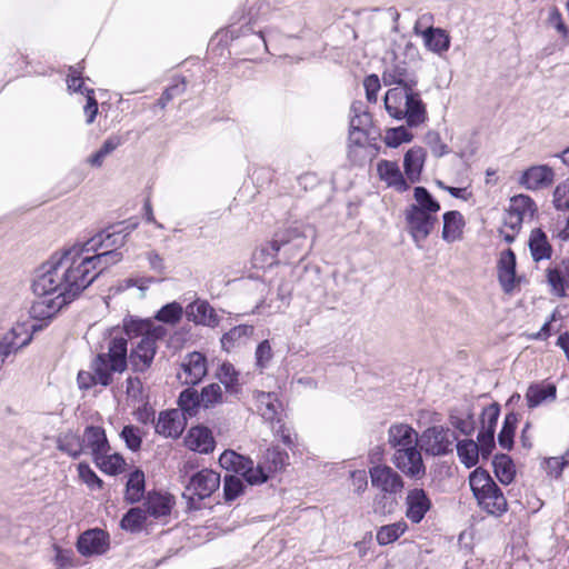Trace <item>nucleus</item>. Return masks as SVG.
Masks as SVG:
<instances>
[{
	"label": "nucleus",
	"instance_id": "1",
	"mask_svg": "<svg viewBox=\"0 0 569 569\" xmlns=\"http://www.w3.org/2000/svg\"><path fill=\"white\" fill-rule=\"evenodd\" d=\"M31 288L36 296L67 299H74L86 289L71 246L54 252L36 269Z\"/></svg>",
	"mask_w": 569,
	"mask_h": 569
},
{
	"label": "nucleus",
	"instance_id": "2",
	"mask_svg": "<svg viewBox=\"0 0 569 569\" xmlns=\"http://www.w3.org/2000/svg\"><path fill=\"white\" fill-rule=\"evenodd\" d=\"M127 236L123 230L107 229L71 246L86 288L103 270L122 260V253L118 249L126 243Z\"/></svg>",
	"mask_w": 569,
	"mask_h": 569
},
{
	"label": "nucleus",
	"instance_id": "3",
	"mask_svg": "<svg viewBox=\"0 0 569 569\" xmlns=\"http://www.w3.org/2000/svg\"><path fill=\"white\" fill-rule=\"evenodd\" d=\"M119 331L131 340V352L128 360L132 369L143 372L150 368L156 355L157 335L151 330V323L146 320H130L126 322L124 330Z\"/></svg>",
	"mask_w": 569,
	"mask_h": 569
},
{
	"label": "nucleus",
	"instance_id": "4",
	"mask_svg": "<svg viewBox=\"0 0 569 569\" xmlns=\"http://www.w3.org/2000/svg\"><path fill=\"white\" fill-rule=\"evenodd\" d=\"M107 352H100L91 362L96 381L107 387L112 382V373H122L128 366L127 339L112 329L106 339Z\"/></svg>",
	"mask_w": 569,
	"mask_h": 569
},
{
	"label": "nucleus",
	"instance_id": "5",
	"mask_svg": "<svg viewBox=\"0 0 569 569\" xmlns=\"http://www.w3.org/2000/svg\"><path fill=\"white\" fill-rule=\"evenodd\" d=\"M383 103L388 114L396 120H405L409 127L422 124L427 118V107L417 88H390Z\"/></svg>",
	"mask_w": 569,
	"mask_h": 569
},
{
	"label": "nucleus",
	"instance_id": "6",
	"mask_svg": "<svg viewBox=\"0 0 569 569\" xmlns=\"http://www.w3.org/2000/svg\"><path fill=\"white\" fill-rule=\"evenodd\" d=\"M254 411L261 417L272 435L288 448H293L296 436L287 423L288 415L282 401L274 392L258 391L254 396Z\"/></svg>",
	"mask_w": 569,
	"mask_h": 569
},
{
	"label": "nucleus",
	"instance_id": "7",
	"mask_svg": "<svg viewBox=\"0 0 569 569\" xmlns=\"http://www.w3.org/2000/svg\"><path fill=\"white\" fill-rule=\"evenodd\" d=\"M469 486L479 507L488 515L500 517L507 512V499L486 470L475 469L469 476Z\"/></svg>",
	"mask_w": 569,
	"mask_h": 569
},
{
	"label": "nucleus",
	"instance_id": "8",
	"mask_svg": "<svg viewBox=\"0 0 569 569\" xmlns=\"http://www.w3.org/2000/svg\"><path fill=\"white\" fill-rule=\"evenodd\" d=\"M219 486L220 475L211 469H202L190 478L182 497L188 501L189 509L197 510L200 502L210 497Z\"/></svg>",
	"mask_w": 569,
	"mask_h": 569
},
{
	"label": "nucleus",
	"instance_id": "9",
	"mask_svg": "<svg viewBox=\"0 0 569 569\" xmlns=\"http://www.w3.org/2000/svg\"><path fill=\"white\" fill-rule=\"evenodd\" d=\"M289 465V455L278 446L269 448L253 469L251 466V486L264 483L273 475Z\"/></svg>",
	"mask_w": 569,
	"mask_h": 569
},
{
	"label": "nucleus",
	"instance_id": "10",
	"mask_svg": "<svg viewBox=\"0 0 569 569\" xmlns=\"http://www.w3.org/2000/svg\"><path fill=\"white\" fill-rule=\"evenodd\" d=\"M381 79L386 87L410 90V88H417L418 86L416 70L405 59L397 56L386 63Z\"/></svg>",
	"mask_w": 569,
	"mask_h": 569
},
{
	"label": "nucleus",
	"instance_id": "11",
	"mask_svg": "<svg viewBox=\"0 0 569 569\" xmlns=\"http://www.w3.org/2000/svg\"><path fill=\"white\" fill-rule=\"evenodd\" d=\"M405 219L407 230L418 248H421V242L429 237L438 222L437 213L408 207L405 210Z\"/></svg>",
	"mask_w": 569,
	"mask_h": 569
},
{
	"label": "nucleus",
	"instance_id": "12",
	"mask_svg": "<svg viewBox=\"0 0 569 569\" xmlns=\"http://www.w3.org/2000/svg\"><path fill=\"white\" fill-rule=\"evenodd\" d=\"M455 433L442 426L428 428L420 436V447L428 455L442 456L451 451Z\"/></svg>",
	"mask_w": 569,
	"mask_h": 569
},
{
	"label": "nucleus",
	"instance_id": "13",
	"mask_svg": "<svg viewBox=\"0 0 569 569\" xmlns=\"http://www.w3.org/2000/svg\"><path fill=\"white\" fill-rule=\"evenodd\" d=\"M391 462L408 478L420 480L426 476V466L418 446L395 450Z\"/></svg>",
	"mask_w": 569,
	"mask_h": 569
},
{
	"label": "nucleus",
	"instance_id": "14",
	"mask_svg": "<svg viewBox=\"0 0 569 569\" xmlns=\"http://www.w3.org/2000/svg\"><path fill=\"white\" fill-rule=\"evenodd\" d=\"M537 211L535 201L527 194H517L510 199L503 223L508 229H521L522 223L532 219Z\"/></svg>",
	"mask_w": 569,
	"mask_h": 569
},
{
	"label": "nucleus",
	"instance_id": "15",
	"mask_svg": "<svg viewBox=\"0 0 569 569\" xmlns=\"http://www.w3.org/2000/svg\"><path fill=\"white\" fill-rule=\"evenodd\" d=\"M371 486L385 495H398L405 488V481L398 471L387 465H377L369 469Z\"/></svg>",
	"mask_w": 569,
	"mask_h": 569
},
{
	"label": "nucleus",
	"instance_id": "16",
	"mask_svg": "<svg viewBox=\"0 0 569 569\" xmlns=\"http://www.w3.org/2000/svg\"><path fill=\"white\" fill-rule=\"evenodd\" d=\"M206 375V357L200 352H191L183 358L177 377L183 385L192 386L199 383Z\"/></svg>",
	"mask_w": 569,
	"mask_h": 569
},
{
	"label": "nucleus",
	"instance_id": "17",
	"mask_svg": "<svg viewBox=\"0 0 569 569\" xmlns=\"http://www.w3.org/2000/svg\"><path fill=\"white\" fill-rule=\"evenodd\" d=\"M110 547L108 532L102 529H90L80 535L77 549L84 557L100 556L106 553Z\"/></svg>",
	"mask_w": 569,
	"mask_h": 569
},
{
	"label": "nucleus",
	"instance_id": "18",
	"mask_svg": "<svg viewBox=\"0 0 569 569\" xmlns=\"http://www.w3.org/2000/svg\"><path fill=\"white\" fill-rule=\"evenodd\" d=\"M405 506L407 519L412 523H420L431 509L432 502L422 488H413L407 492Z\"/></svg>",
	"mask_w": 569,
	"mask_h": 569
},
{
	"label": "nucleus",
	"instance_id": "19",
	"mask_svg": "<svg viewBox=\"0 0 569 569\" xmlns=\"http://www.w3.org/2000/svg\"><path fill=\"white\" fill-rule=\"evenodd\" d=\"M154 428L166 438H178L186 428V417L179 409L162 411Z\"/></svg>",
	"mask_w": 569,
	"mask_h": 569
},
{
	"label": "nucleus",
	"instance_id": "20",
	"mask_svg": "<svg viewBox=\"0 0 569 569\" xmlns=\"http://www.w3.org/2000/svg\"><path fill=\"white\" fill-rule=\"evenodd\" d=\"M426 17H422L415 24V33L423 39L425 46L428 50L441 54L448 51L450 47V37L446 30L440 28L428 27L425 30H420V23Z\"/></svg>",
	"mask_w": 569,
	"mask_h": 569
},
{
	"label": "nucleus",
	"instance_id": "21",
	"mask_svg": "<svg viewBox=\"0 0 569 569\" xmlns=\"http://www.w3.org/2000/svg\"><path fill=\"white\" fill-rule=\"evenodd\" d=\"M555 172L547 164L532 166L523 171L519 183L528 190H539L552 184Z\"/></svg>",
	"mask_w": 569,
	"mask_h": 569
},
{
	"label": "nucleus",
	"instance_id": "22",
	"mask_svg": "<svg viewBox=\"0 0 569 569\" xmlns=\"http://www.w3.org/2000/svg\"><path fill=\"white\" fill-rule=\"evenodd\" d=\"M388 443L395 450L415 448L420 443V437L411 426L395 423L388 429Z\"/></svg>",
	"mask_w": 569,
	"mask_h": 569
},
{
	"label": "nucleus",
	"instance_id": "23",
	"mask_svg": "<svg viewBox=\"0 0 569 569\" xmlns=\"http://www.w3.org/2000/svg\"><path fill=\"white\" fill-rule=\"evenodd\" d=\"M186 317L196 325L214 328L219 325L216 310L206 300H196L186 308Z\"/></svg>",
	"mask_w": 569,
	"mask_h": 569
},
{
	"label": "nucleus",
	"instance_id": "24",
	"mask_svg": "<svg viewBox=\"0 0 569 569\" xmlns=\"http://www.w3.org/2000/svg\"><path fill=\"white\" fill-rule=\"evenodd\" d=\"M73 299L63 297L37 296L30 308V315L34 319L46 320L58 313V311Z\"/></svg>",
	"mask_w": 569,
	"mask_h": 569
},
{
	"label": "nucleus",
	"instance_id": "25",
	"mask_svg": "<svg viewBox=\"0 0 569 569\" xmlns=\"http://www.w3.org/2000/svg\"><path fill=\"white\" fill-rule=\"evenodd\" d=\"M547 282L555 296L566 297V289H569V259H563L547 269Z\"/></svg>",
	"mask_w": 569,
	"mask_h": 569
},
{
	"label": "nucleus",
	"instance_id": "26",
	"mask_svg": "<svg viewBox=\"0 0 569 569\" xmlns=\"http://www.w3.org/2000/svg\"><path fill=\"white\" fill-rule=\"evenodd\" d=\"M377 172L380 180L385 181L388 187L395 188L398 192H405L409 189V184L403 178L397 162L380 160L377 164Z\"/></svg>",
	"mask_w": 569,
	"mask_h": 569
},
{
	"label": "nucleus",
	"instance_id": "27",
	"mask_svg": "<svg viewBox=\"0 0 569 569\" xmlns=\"http://www.w3.org/2000/svg\"><path fill=\"white\" fill-rule=\"evenodd\" d=\"M498 277L503 291H512L516 283V254L511 249H507L500 254Z\"/></svg>",
	"mask_w": 569,
	"mask_h": 569
},
{
	"label": "nucleus",
	"instance_id": "28",
	"mask_svg": "<svg viewBox=\"0 0 569 569\" xmlns=\"http://www.w3.org/2000/svg\"><path fill=\"white\" fill-rule=\"evenodd\" d=\"M186 446L200 453H209L214 449V439L211 431L202 426L192 427L186 438Z\"/></svg>",
	"mask_w": 569,
	"mask_h": 569
},
{
	"label": "nucleus",
	"instance_id": "29",
	"mask_svg": "<svg viewBox=\"0 0 569 569\" xmlns=\"http://www.w3.org/2000/svg\"><path fill=\"white\" fill-rule=\"evenodd\" d=\"M174 499L168 493L149 492L143 507L149 516L158 519L170 515Z\"/></svg>",
	"mask_w": 569,
	"mask_h": 569
},
{
	"label": "nucleus",
	"instance_id": "30",
	"mask_svg": "<svg viewBox=\"0 0 569 569\" xmlns=\"http://www.w3.org/2000/svg\"><path fill=\"white\" fill-rule=\"evenodd\" d=\"M84 451L88 449L93 459H99L104 450L110 449L104 430L101 427H87L82 438Z\"/></svg>",
	"mask_w": 569,
	"mask_h": 569
},
{
	"label": "nucleus",
	"instance_id": "31",
	"mask_svg": "<svg viewBox=\"0 0 569 569\" xmlns=\"http://www.w3.org/2000/svg\"><path fill=\"white\" fill-rule=\"evenodd\" d=\"M557 397V387L553 383H533L526 392V400L529 408H536L543 402L555 401Z\"/></svg>",
	"mask_w": 569,
	"mask_h": 569
},
{
	"label": "nucleus",
	"instance_id": "32",
	"mask_svg": "<svg viewBox=\"0 0 569 569\" xmlns=\"http://www.w3.org/2000/svg\"><path fill=\"white\" fill-rule=\"evenodd\" d=\"M426 152L422 148L416 147L409 149L403 158L405 173L410 182L419 181L423 168Z\"/></svg>",
	"mask_w": 569,
	"mask_h": 569
},
{
	"label": "nucleus",
	"instance_id": "33",
	"mask_svg": "<svg viewBox=\"0 0 569 569\" xmlns=\"http://www.w3.org/2000/svg\"><path fill=\"white\" fill-rule=\"evenodd\" d=\"M465 227L463 216L456 210L448 211L443 214L442 239L448 243L460 240Z\"/></svg>",
	"mask_w": 569,
	"mask_h": 569
},
{
	"label": "nucleus",
	"instance_id": "34",
	"mask_svg": "<svg viewBox=\"0 0 569 569\" xmlns=\"http://www.w3.org/2000/svg\"><path fill=\"white\" fill-rule=\"evenodd\" d=\"M528 246L535 261L549 259L551 257L552 247L549 243L546 233L540 228L531 231Z\"/></svg>",
	"mask_w": 569,
	"mask_h": 569
},
{
	"label": "nucleus",
	"instance_id": "35",
	"mask_svg": "<svg viewBox=\"0 0 569 569\" xmlns=\"http://www.w3.org/2000/svg\"><path fill=\"white\" fill-rule=\"evenodd\" d=\"M220 466L228 470L241 475L249 481V459L232 450H226L219 458Z\"/></svg>",
	"mask_w": 569,
	"mask_h": 569
},
{
	"label": "nucleus",
	"instance_id": "36",
	"mask_svg": "<svg viewBox=\"0 0 569 569\" xmlns=\"http://www.w3.org/2000/svg\"><path fill=\"white\" fill-rule=\"evenodd\" d=\"M58 449L72 458L79 457L84 452L82 439L72 431L61 433L57 439Z\"/></svg>",
	"mask_w": 569,
	"mask_h": 569
},
{
	"label": "nucleus",
	"instance_id": "37",
	"mask_svg": "<svg viewBox=\"0 0 569 569\" xmlns=\"http://www.w3.org/2000/svg\"><path fill=\"white\" fill-rule=\"evenodd\" d=\"M492 463L495 475L502 485H509L513 481L516 475L515 465L508 455H496Z\"/></svg>",
	"mask_w": 569,
	"mask_h": 569
},
{
	"label": "nucleus",
	"instance_id": "38",
	"mask_svg": "<svg viewBox=\"0 0 569 569\" xmlns=\"http://www.w3.org/2000/svg\"><path fill=\"white\" fill-rule=\"evenodd\" d=\"M408 529L405 520H399L395 523L386 525L379 528L376 535L377 542L380 546H387L398 540Z\"/></svg>",
	"mask_w": 569,
	"mask_h": 569
},
{
	"label": "nucleus",
	"instance_id": "39",
	"mask_svg": "<svg viewBox=\"0 0 569 569\" xmlns=\"http://www.w3.org/2000/svg\"><path fill=\"white\" fill-rule=\"evenodd\" d=\"M123 143V139L118 134H112L104 140L102 146L98 151L92 153L88 158V163L92 167H101L104 159L110 156L117 148H119Z\"/></svg>",
	"mask_w": 569,
	"mask_h": 569
},
{
	"label": "nucleus",
	"instance_id": "40",
	"mask_svg": "<svg viewBox=\"0 0 569 569\" xmlns=\"http://www.w3.org/2000/svg\"><path fill=\"white\" fill-rule=\"evenodd\" d=\"M110 449L104 450V453L99 459H93L99 468L109 475H118L124 470L126 461L119 453H109Z\"/></svg>",
	"mask_w": 569,
	"mask_h": 569
},
{
	"label": "nucleus",
	"instance_id": "41",
	"mask_svg": "<svg viewBox=\"0 0 569 569\" xmlns=\"http://www.w3.org/2000/svg\"><path fill=\"white\" fill-rule=\"evenodd\" d=\"M413 199L415 202L408 206V208H417L433 213H438L440 210V203L425 187H416L413 189Z\"/></svg>",
	"mask_w": 569,
	"mask_h": 569
},
{
	"label": "nucleus",
	"instance_id": "42",
	"mask_svg": "<svg viewBox=\"0 0 569 569\" xmlns=\"http://www.w3.org/2000/svg\"><path fill=\"white\" fill-rule=\"evenodd\" d=\"M457 453L460 462L467 468H471L478 463L479 447L478 443L471 439L461 440L457 443Z\"/></svg>",
	"mask_w": 569,
	"mask_h": 569
},
{
	"label": "nucleus",
	"instance_id": "43",
	"mask_svg": "<svg viewBox=\"0 0 569 569\" xmlns=\"http://www.w3.org/2000/svg\"><path fill=\"white\" fill-rule=\"evenodd\" d=\"M449 419L450 423L463 435H471L476 428L473 413L469 408L465 411L452 410Z\"/></svg>",
	"mask_w": 569,
	"mask_h": 569
},
{
	"label": "nucleus",
	"instance_id": "44",
	"mask_svg": "<svg viewBox=\"0 0 569 569\" xmlns=\"http://www.w3.org/2000/svg\"><path fill=\"white\" fill-rule=\"evenodd\" d=\"M248 328L244 325L233 327L221 338L222 349L230 352L232 349L247 343Z\"/></svg>",
	"mask_w": 569,
	"mask_h": 569
},
{
	"label": "nucleus",
	"instance_id": "45",
	"mask_svg": "<svg viewBox=\"0 0 569 569\" xmlns=\"http://www.w3.org/2000/svg\"><path fill=\"white\" fill-rule=\"evenodd\" d=\"M148 512L146 509L136 507L131 508L121 519V527L124 530L137 532L140 531L147 521Z\"/></svg>",
	"mask_w": 569,
	"mask_h": 569
},
{
	"label": "nucleus",
	"instance_id": "46",
	"mask_svg": "<svg viewBox=\"0 0 569 569\" xmlns=\"http://www.w3.org/2000/svg\"><path fill=\"white\" fill-rule=\"evenodd\" d=\"M144 492V475L140 470L130 473L126 488V499L134 503L139 501Z\"/></svg>",
	"mask_w": 569,
	"mask_h": 569
},
{
	"label": "nucleus",
	"instance_id": "47",
	"mask_svg": "<svg viewBox=\"0 0 569 569\" xmlns=\"http://www.w3.org/2000/svg\"><path fill=\"white\" fill-rule=\"evenodd\" d=\"M518 418L515 413H508L505 418L501 431L498 435L499 445L507 450H510L513 445V436Z\"/></svg>",
	"mask_w": 569,
	"mask_h": 569
},
{
	"label": "nucleus",
	"instance_id": "48",
	"mask_svg": "<svg viewBox=\"0 0 569 569\" xmlns=\"http://www.w3.org/2000/svg\"><path fill=\"white\" fill-rule=\"evenodd\" d=\"M239 372L234 369L233 365L223 362L218 371V378L224 385L227 391L237 393L239 391L238 383Z\"/></svg>",
	"mask_w": 569,
	"mask_h": 569
},
{
	"label": "nucleus",
	"instance_id": "49",
	"mask_svg": "<svg viewBox=\"0 0 569 569\" xmlns=\"http://www.w3.org/2000/svg\"><path fill=\"white\" fill-rule=\"evenodd\" d=\"M180 411L184 415L192 417L197 413L198 408L202 407L199 395L193 389H186L179 396Z\"/></svg>",
	"mask_w": 569,
	"mask_h": 569
},
{
	"label": "nucleus",
	"instance_id": "50",
	"mask_svg": "<svg viewBox=\"0 0 569 569\" xmlns=\"http://www.w3.org/2000/svg\"><path fill=\"white\" fill-rule=\"evenodd\" d=\"M183 315V310L180 303L171 302L163 306L156 315V319L164 322L174 325L180 321Z\"/></svg>",
	"mask_w": 569,
	"mask_h": 569
},
{
	"label": "nucleus",
	"instance_id": "51",
	"mask_svg": "<svg viewBox=\"0 0 569 569\" xmlns=\"http://www.w3.org/2000/svg\"><path fill=\"white\" fill-rule=\"evenodd\" d=\"M203 408L213 407L222 401V390L218 383H211L204 387L199 395Z\"/></svg>",
	"mask_w": 569,
	"mask_h": 569
},
{
	"label": "nucleus",
	"instance_id": "52",
	"mask_svg": "<svg viewBox=\"0 0 569 569\" xmlns=\"http://www.w3.org/2000/svg\"><path fill=\"white\" fill-rule=\"evenodd\" d=\"M272 357L273 352L270 342L268 340H263L262 342H260L254 352V365L256 368L260 371V373H262L263 370L269 367Z\"/></svg>",
	"mask_w": 569,
	"mask_h": 569
},
{
	"label": "nucleus",
	"instance_id": "53",
	"mask_svg": "<svg viewBox=\"0 0 569 569\" xmlns=\"http://www.w3.org/2000/svg\"><path fill=\"white\" fill-rule=\"evenodd\" d=\"M243 491V485L239 476L227 475L224 477L223 492L227 501L234 500Z\"/></svg>",
	"mask_w": 569,
	"mask_h": 569
},
{
	"label": "nucleus",
	"instance_id": "54",
	"mask_svg": "<svg viewBox=\"0 0 569 569\" xmlns=\"http://www.w3.org/2000/svg\"><path fill=\"white\" fill-rule=\"evenodd\" d=\"M499 413L500 408L498 403H491L483 408L481 412V430H491L495 432Z\"/></svg>",
	"mask_w": 569,
	"mask_h": 569
},
{
	"label": "nucleus",
	"instance_id": "55",
	"mask_svg": "<svg viewBox=\"0 0 569 569\" xmlns=\"http://www.w3.org/2000/svg\"><path fill=\"white\" fill-rule=\"evenodd\" d=\"M120 437L126 442V446L132 450L137 451L141 447L142 438H141V431L138 427L134 426H124Z\"/></svg>",
	"mask_w": 569,
	"mask_h": 569
},
{
	"label": "nucleus",
	"instance_id": "56",
	"mask_svg": "<svg viewBox=\"0 0 569 569\" xmlns=\"http://www.w3.org/2000/svg\"><path fill=\"white\" fill-rule=\"evenodd\" d=\"M412 133L403 126L393 128L387 132L386 142L390 147H398L402 142H410Z\"/></svg>",
	"mask_w": 569,
	"mask_h": 569
},
{
	"label": "nucleus",
	"instance_id": "57",
	"mask_svg": "<svg viewBox=\"0 0 569 569\" xmlns=\"http://www.w3.org/2000/svg\"><path fill=\"white\" fill-rule=\"evenodd\" d=\"M553 204L558 210H569V180L556 187L553 191Z\"/></svg>",
	"mask_w": 569,
	"mask_h": 569
},
{
	"label": "nucleus",
	"instance_id": "58",
	"mask_svg": "<svg viewBox=\"0 0 569 569\" xmlns=\"http://www.w3.org/2000/svg\"><path fill=\"white\" fill-rule=\"evenodd\" d=\"M78 472L80 479L92 490L100 489L102 480L96 475V472L87 465L79 463Z\"/></svg>",
	"mask_w": 569,
	"mask_h": 569
},
{
	"label": "nucleus",
	"instance_id": "59",
	"mask_svg": "<svg viewBox=\"0 0 569 569\" xmlns=\"http://www.w3.org/2000/svg\"><path fill=\"white\" fill-rule=\"evenodd\" d=\"M477 443L482 458H488L495 447V432L491 430H480Z\"/></svg>",
	"mask_w": 569,
	"mask_h": 569
},
{
	"label": "nucleus",
	"instance_id": "60",
	"mask_svg": "<svg viewBox=\"0 0 569 569\" xmlns=\"http://www.w3.org/2000/svg\"><path fill=\"white\" fill-rule=\"evenodd\" d=\"M366 97L369 102L376 103L378 101V92L381 88L380 79L377 74H369L363 80Z\"/></svg>",
	"mask_w": 569,
	"mask_h": 569
},
{
	"label": "nucleus",
	"instance_id": "61",
	"mask_svg": "<svg viewBox=\"0 0 569 569\" xmlns=\"http://www.w3.org/2000/svg\"><path fill=\"white\" fill-rule=\"evenodd\" d=\"M67 86L70 91L86 93L87 88H83V80L81 78V70L76 67L70 68L67 78Z\"/></svg>",
	"mask_w": 569,
	"mask_h": 569
},
{
	"label": "nucleus",
	"instance_id": "62",
	"mask_svg": "<svg viewBox=\"0 0 569 569\" xmlns=\"http://www.w3.org/2000/svg\"><path fill=\"white\" fill-rule=\"evenodd\" d=\"M548 23L555 28L565 39L569 36V30L562 20L561 13L557 8H553L549 12Z\"/></svg>",
	"mask_w": 569,
	"mask_h": 569
},
{
	"label": "nucleus",
	"instance_id": "63",
	"mask_svg": "<svg viewBox=\"0 0 569 569\" xmlns=\"http://www.w3.org/2000/svg\"><path fill=\"white\" fill-rule=\"evenodd\" d=\"M427 138L435 157L439 158L448 153L447 144L441 141L437 132H429Z\"/></svg>",
	"mask_w": 569,
	"mask_h": 569
},
{
	"label": "nucleus",
	"instance_id": "64",
	"mask_svg": "<svg viewBox=\"0 0 569 569\" xmlns=\"http://www.w3.org/2000/svg\"><path fill=\"white\" fill-rule=\"evenodd\" d=\"M350 477L355 491L358 495L362 493L368 487L367 472L365 470H355L351 471Z\"/></svg>",
	"mask_w": 569,
	"mask_h": 569
}]
</instances>
